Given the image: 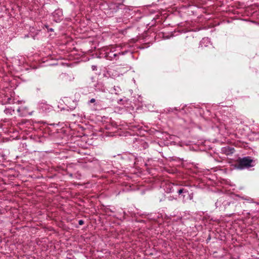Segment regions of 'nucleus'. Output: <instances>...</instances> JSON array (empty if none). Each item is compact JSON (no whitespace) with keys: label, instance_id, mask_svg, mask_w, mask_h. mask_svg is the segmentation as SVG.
Returning a JSON list of instances; mask_svg holds the SVG:
<instances>
[{"label":"nucleus","instance_id":"4468645a","mask_svg":"<svg viewBox=\"0 0 259 259\" xmlns=\"http://www.w3.org/2000/svg\"><path fill=\"white\" fill-rule=\"evenodd\" d=\"M92 69L93 70L95 71L97 69V67L96 65H92Z\"/></svg>","mask_w":259,"mask_h":259},{"label":"nucleus","instance_id":"7ed1b4c3","mask_svg":"<svg viewBox=\"0 0 259 259\" xmlns=\"http://www.w3.org/2000/svg\"><path fill=\"white\" fill-rule=\"evenodd\" d=\"M54 21L56 22H60L62 19L63 12L62 10H56L52 14Z\"/></svg>","mask_w":259,"mask_h":259},{"label":"nucleus","instance_id":"f03ea898","mask_svg":"<svg viewBox=\"0 0 259 259\" xmlns=\"http://www.w3.org/2000/svg\"><path fill=\"white\" fill-rule=\"evenodd\" d=\"M252 160L249 157H245L241 159L238 164L236 165V167L239 169H243L246 168H249L252 166L251 164Z\"/></svg>","mask_w":259,"mask_h":259},{"label":"nucleus","instance_id":"423d86ee","mask_svg":"<svg viewBox=\"0 0 259 259\" xmlns=\"http://www.w3.org/2000/svg\"><path fill=\"white\" fill-rule=\"evenodd\" d=\"M27 107L22 106L17 109V112L19 113V115L21 116H25L27 114Z\"/></svg>","mask_w":259,"mask_h":259},{"label":"nucleus","instance_id":"ddd939ff","mask_svg":"<svg viewBox=\"0 0 259 259\" xmlns=\"http://www.w3.org/2000/svg\"><path fill=\"white\" fill-rule=\"evenodd\" d=\"M96 101L95 99L93 98L92 99H91L89 101V103H95Z\"/></svg>","mask_w":259,"mask_h":259},{"label":"nucleus","instance_id":"39448f33","mask_svg":"<svg viewBox=\"0 0 259 259\" xmlns=\"http://www.w3.org/2000/svg\"><path fill=\"white\" fill-rule=\"evenodd\" d=\"M82 153V167H84V166L82 165L83 163H87L88 162H90V163L92 162V157L91 155H88V156H87L85 157H83V154H84L85 155L87 154L86 152H81Z\"/></svg>","mask_w":259,"mask_h":259},{"label":"nucleus","instance_id":"6e6552de","mask_svg":"<svg viewBox=\"0 0 259 259\" xmlns=\"http://www.w3.org/2000/svg\"><path fill=\"white\" fill-rule=\"evenodd\" d=\"M224 152H225L227 154H229L233 153L234 152V148L228 147V148H224L223 150Z\"/></svg>","mask_w":259,"mask_h":259},{"label":"nucleus","instance_id":"a211bd4d","mask_svg":"<svg viewBox=\"0 0 259 259\" xmlns=\"http://www.w3.org/2000/svg\"><path fill=\"white\" fill-rule=\"evenodd\" d=\"M88 144H89V145H91V144H92V143H90V142H89Z\"/></svg>","mask_w":259,"mask_h":259},{"label":"nucleus","instance_id":"20e7f679","mask_svg":"<svg viewBox=\"0 0 259 259\" xmlns=\"http://www.w3.org/2000/svg\"><path fill=\"white\" fill-rule=\"evenodd\" d=\"M215 204L216 207H221L222 205L226 207L227 205H229L230 202L226 201L225 198L222 197L218 199Z\"/></svg>","mask_w":259,"mask_h":259},{"label":"nucleus","instance_id":"9b49d317","mask_svg":"<svg viewBox=\"0 0 259 259\" xmlns=\"http://www.w3.org/2000/svg\"><path fill=\"white\" fill-rule=\"evenodd\" d=\"M113 89L114 90V93L116 94H118V93L119 92L121 91L119 87H115L114 86V88H113Z\"/></svg>","mask_w":259,"mask_h":259},{"label":"nucleus","instance_id":"f3484780","mask_svg":"<svg viewBox=\"0 0 259 259\" xmlns=\"http://www.w3.org/2000/svg\"><path fill=\"white\" fill-rule=\"evenodd\" d=\"M50 31H53V29L52 28H50Z\"/></svg>","mask_w":259,"mask_h":259},{"label":"nucleus","instance_id":"2eb2a0df","mask_svg":"<svg viewBox=\"0 0 259 259\" xmlns=\"http://www.w3.org/2000/svg\"><path fill=\"white\" fill-rule=\"evenodd\" d=\"M112 75L114 77H115V76H119V74H116L115 75H113V74H112Z\"/></svg>","mask_w":259,"mask_h":259},{"label":"nucleus","instance_id":"1a4fd4ad","mask_svg":"<svg viewBox=\"0 0 259 259\" xmlns=\"http://www.w3.org/2000/svg\"><path fill=\"white\" fill-rule=\"evenodd\" d=\"M126 52H123L119 53L118 54H113L112 56H109L110 59L112 60L118 55H123L125 54Z\"/></svg>","mask_w":259,"mask_h":259},{"label":"nucleus","instance_id":"f8f14e48","mask_svg":"<svg viewBox=\"0 0 259 259\" xmlns=\"http://www.w3.org/2000/svg\"><path fill=\"white\" fill-rule=\"evenodd\" d=\"M81 141H82V142H85V143L88 142V141H87V140H86V136H85V135H82V140H81Z\"/></svg>","mask_w":259,"mask_h":259},{"label":"nucleus","instance_id":"f257e3e1","mask_svg":"<svg viewBox=\"0 0 259 259\" xmlns=\"http://www.w3.org/2000/svg\"><path fill=\"white\" fill-rule=\"evenodd\" d=\"M177 191L179 194V197L184 202L188 200H192L193 198V193H190L187 187H181L177 186H174L170 189V192H174Z\"/></svg>","mask_w":259,"mask_h":259},{"label":"nucleus","instance_id":"0eeeda50","mask_svg":"<svg viewBox=\"0 0 259 259\" xmlns=\"http://www.w3.org/2000/svg\"><path fill=\"white\" fill-rule=\"evenodd\" d=\"M209 42H209V40L208 38H207V37L203 38L200 41V45L201 46V47H203V46L206 47V46H207V44L209 43Z\"/></svg>","mask_w":259,"mask_h":259},{"label":"nucleus","instance_id":"dca6fc26","mask_svg":"<svg viewBox=\"0 0 259 259\" xmlns=\"http://www.w3.org/2000/svg\"><path fill=\"white\" fill-rule=\"evenodd\" d=\"M78 223L79 225H81V220H79Z\"/></svg>","mask_w":259,"mask_h":259},{"label":"nucleus","instance_id":"9d476101","mask_svg":"<svg viewBox=\"0 0 259 259\" xmlns=\"http://www.w3.org/2000/svg\"><path fill=\"white\" fill-rule=\"evenodd\" d=\"M72 105H70L69 107L71 110H73L75 108V107L77 105V103H76V102L74 101H72Z\"/></svg>","mask_w":259,"mask_h":259}]
</instances>
